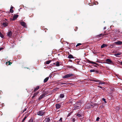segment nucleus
<instances>
[{
    "label": "nucleus",
    "instance_id": "1",
    "mask_svg": "<svg viewBox=\"0 0 122 122\" xmlns=\"http://www.w3.org/2000/svg\"><path fill=\"white\" fill-rule=\"evenodd\" d=\"M74 75V74L72 73L67 74L63 76V78L68 79L70 77L73 76Z\"/></svg>",
    "mask_w": 122,
    "mask_h": 122
},
{
    "label": "nucleus",
    "instance_id": "2",
    "mask_svg": "<svg viewBox=\"0 0 122 122\" xmlns=\"http://www.w3.org/2000/svg\"><path fill=\"white\" fill-rule=\"evenodd\" d=\"M45 113V112H44V111L41 110L39 111L37 113V114L39 116H42Z\"/></svg>",
    "mask_w": 122,
    "mask_h": 122
},
{
    "label": "nucleus",
    "instance_id": "3",
    "mask_svg": "<svg viewBox=\"0 0 122 122\" xmlns=\"http://www.w3.org/2000/svg\"><path fill=\"white\" fill-rule=\"evenodd\" d=\"M106 61L107 63L108 64H113V62L109 59H107L106 60Z\"/></svg>",
    "mask_w": 122,
    "mask_h": 122
},
{
    "label": "nucleus",
    "instance_id": "4",
    "mask_svg": "<svg viewBox=\"0 0 122 122\" xmlns=\"http://www.w3.org/2000/svg\"><path fill=\"white\" fill-rule=\"evenodd\" d=\"M20 24L22 26L25 28L27 27V25H26V23L22 21L20 22Z\"/></svg>",
    "mask_w": 122,
    "mask_h": 122
},
{
    "label": "nucleus",
    "instance_id": "5",
    "mask_svg": "<svg viewBox=\"0 0 122 122\" xmlns=\"http://www.w3.org/2000/svg\"><path fill=\"white\" fill-rule=\"evenodd\" d=\"M2 25L3 27H6L8 26V23L6 22H3L2 24Z\"/></svg>",
    "mask_w": 122,
    "mask_h": 122
},
{
    "label": "nucleus",
    "instance_id": "6",
    "mask_svg": "<svg viewBox=\"0 0 122 122\" xmlns=\"http://www.w3.org/2000/svg\"><path fill=\"white\" fill-rule=\"evenodd\" d=\"M18 15H15L13 17L12 20H15L18 17Z\"/></svg>",
    "mask_w": 122,
    "mask_h": 122
},
{
    "label": "nucleus",
    "instance_id": "7",
    "mask_svg": "<svg viewBox=\"0 0 122 122\" xmlns=\"http://www.w3.org/2000/svg\"><path fill=\"white\" fill-rule=\"evenodd\" d=\"M12 35V32L11 31H10L7 34V36L9 37H11Z\"/></svg>",
    "mask_w": 122,
    "mask_h": 122
},
{
    "label": "nucleus",
    "instance_id": "8",
    "mask_svg": "<svg viewBox=\"0 0 122 122\" xmlns=\"http://www.w3.org/2000/svg\"><path fill=\"white\" fill-rule=\"evenodd\" d=\"M116 45H121V41H119L117 42H116L114 43Z\"/></svg>",
    "mask_w": 122,
    "mask_h": 122
},
{
    "label": "nucleus",
    "instance_id": "9",
    "mask_svg": "<svg viewBox=\"0 0 122 122\" xmlns=\"http://www.w3.org/2000/svg\"><path fill=\"white\" fill-rule=\"evenodd\" d=\"M61 106V105L59 104H57L56 105V109H59Z\"/></svg>",
    "mask_w": 122,
    "mask_h": 122
},
{
    "label": "nucleus",
    "instance_id": "10",
    "mask_svg": "<svg viewBox=\"0 0 122 122\" xmlns=\"http://www.w3.org/2000/svg\"><path fill=\"white\" fill-rule=\"evenodd\" d=\"M40 86H37L36 88H35L34 90V92H35L36 91H37V90H38V89H39V88Z\"/></svg>",
    "mask_w": 122,
    "mask_h": 122
},
{
    "label": "nucleus",
    "instance_id": "11",
    "mask_svg": "<svg viewBox=\"0 0 122 122\" xmlns=\"http://www.w3.org/2000/svg\"><path fill=\"white\" fill-rule=\"evenodd\" d=\"M39 93L38 92L35 93L33 94V96L32 97V98H33L35 96L37 95Z\"/></svg>",
    "mask_w": 122,
    "mask_h": 122
},
{
    "label": "nucleus",
    "instance_id": "12",
    "mask_svg": "<svg viewBox=\"0 0 122 122\" xmlns=\"http://www.w3.org/2000/svg\"><path fill=\"white\" fill-rule=\"evenodd\" d=\"M94 106L93 105L89 104V106L87 107V108H89L91 107L93 108Z\"/></svg>",
    "mask_w": 122,
    "mask_h": 122
},
{
    "label": "nucleus",
    "instance_id": "13",
    "mask_svg": "<svg viewBox=\"0 0 122 122\" xmlns=\"http://www.w3.org/2000/svg\"><path fill=\"white\" fill-rule=\"evenodd\" d=\"M50 120V119L49 118H46L45 119V121L46 122H49Z\"/></svg>",
    "mask_w": 122,
    "mask_h": 122
},
{
    "label": "nucleus",
    "instance_id": "14",
    "mask_svg": "<svg viewBox=\"0 0 122 122\" xmlns=\"http://www.w3.org/2000/svg\"><path fill=\"white\" fill-rule=\"evenodd\" d=\"M49 78V77H46V78L44 80V83H46V82H47V81L48 80Z\"/></svg>",
    "mask_w": 122,
    "mask_h": 122
},
{
    "label": "nucleus",
    "instance_id": "15",
    "mask_svg": "<svg viewBox=\"0 0 122 122\" xmlns=\"http://www.w3.org/2000/svg\"><path fill=\"white\" fill-rule=\"evenodd\" d=\"M102 36H102V33L101 34H100L99 35H97L96 36V37H97L98 38L100 37H102Z\"/></svg>",
    "mask_w": 122,
    "mask_h": 122
},
{
    "label": "nucleus",
    "instance_id": "16",
    "mask_svg": "<svg viewBox=\"0 0 122 122\" xmlns=\"http://www.w3.org/2000/svg\"><path fill=\"white\" fill-rule=\"evenodd\" d=\"M107 46V45L106 44H102L101 46V48H102L105 47H106Z\"/></svg>",
    "mask_w": 122,
    "mask_h": 122
},
{
    "label": "nucleus",
    "instance_id": "17",
    "mask_svg": "<svg viewBox=\"0 0 122 122\" xmlns=\"http://www.w3.org/2000/svg\"><path fill=\"white\" fill-rule=\"evenodd\" d=\"M68 58L69 59L73 58L74 57L71 54L69 55L68 57Z\"/></svg>",
    "mask_w": 122,
    "mask_h": 122
},
{
    "label": "nucleus",
    "instance_id": "18",
    "mask_svg": "<svg viewBox=\"0 0 122 122\" xmlns=\"http://www.w3.org/2000/svg\"><path fill=\"white\" fill-rule=\"evenodd\" d=\"M48 92H45L44 93H43L42 95V96H43V97H44V96L46 95H47L48 94Z\"/></svg>",
    "mask_w": 122,
    "mask_h": 122
},
{
    "label": "nucleus",
    "instance_id": "19",
    "mask_svg": "<svg viewBox=\"0 0 122 122\" xmlns=\"http://www.w3.org/2000/svg\"><path fill=\"white\" fill-rule=\"evenodd\" d=\"M121 54V53H116V54H114V55L115 56H116L117 57V56L120 55Z\"/></svg>",
    "mask_w": 122,
    "mask_h": 122
},
{
    "label": "nucleus",
    "instance_id": "20",
    "mask_svg": "<svg viewBox=\"0 0 122 122\" xmlns=\"http://www.w3.org/2000/svg\"><path fill=\"white\" fill-rule=\"evenodd\" d=\"M8 63V65H11V64L12 63V62H10V61H9L7 62H6V64H7Z\"/></svg>",
    "mask_w": 122,
    "mask_h": 122
},
{
    "label": "nucleus",
    "instance_id": "21",
    "mask_svg": "<svg viewBox=\"0 0 122 122\" xmlns=\"http://www.w3.org/2000/svg\"><path fill=\"white\" fill-rule=\"evenodd\" d=\"M64 97V95L63 94H61L60 95V97L61 98H63Z\"/></svg>",
    "mask_w": 122,
    "mask_h": 122
},
{
    "label": "nucleus",
    "instance_id": "22",
    "mask_svg": "<svg viewBox=\"0 0 122 122\" xmlns=\"http://www.w3.org/2000/svg\"><path fill=\"white\" fill-rule=\"evenodd\" d=\"M56 66H60L59 62V61H57L56 62Z\"/></svg>",
    "mask_w": 122,
    "mask_h": 122
},
{
    "label": "nucleus",
    "instance_id": "23",
    "mask_svg": "<svg viewBox=\"0 0 122 122\" xmlns=\"http://www.w3.org/2000/svg\"><path fill=\"white\" fill-rule=\"evenodd\" d=\"M92 81H95V82H99L100 81H99V80H97V79H95V80L93 79V80H92Z\"/></svg>",
    "mask_w": 122,
    "mask_h": 122
},
{
    "label": "nucleus",
    "instance_id": "24",
    "mask_svg": "<svg viewBox=\"0 0 122 122\" xmlns=\"http://www.w3.org/2000/svg\"><path fill=\"white\" fill-rule=\"evenodd\" d=\"M44 97L42 96V95H41L38 98L39 100H40L42 98Z\"/></svg>",
    "mask_w": 122,
    "mask_h": 122
},
{
    "label": "nucleus",
    "instance_id": "25",
    "mask_svg": "<svg viewBox=\"0 0 122 122\" xmlns=\"http://www.w3.org/2000/svg\"><path fill=\"white\" fill-rule=\"evenodd\" d=\"M51 60H49L47 61L46 62V64H49L51 62Z\"/></svg>",
    "mask_w": 122,
    "mask_h": 122
},
{
    "label": "nucleus",
    "instance_id": "26",
    "mask_svg": "<svg viewBox=\"0 0 122 122\" xmlns=\"http://www.w3.org/2000/svg\"><path fill=\"white\" fill-rule=\"evenodd\" d=\"M0 36L2 38H3L4 37V36L2 33L0 32Z\"/></svg>",
    "mask_w": 122,
    "mask_h": 122
},
{
    "label": "nucleus",
    "instance_id": "27",
    "mask_svg": "<svg viewBox=\"0 0 122 122\" xmlns=\"http://www.w3.org/2000/svg\"><path fill=\"white\" fill-rule=\"evenodd\" d=\"M95 70L92 69V70H90V72H95Z\"/></svg>",
    "mask_w": 122,
    "mask_h": 122
},
{
    "label": "nucleus",
    "instance_id": "28",
    "mask_svg": "<svg viewBox=\"0 0 122 122\" xmlns=\"http://www.w3.org/2000/svg\"><path fill=\"white\" fill-rule=\"evenodd\" d=\"M60 83L61 84H65L66 85H67V83H65V82H63V83H62L61 82H60Z\"/></svg>",
    "mask_w": 122,
    "mask_h": 122
},
{
    "label": "nucleus",
    "instance_id": "29",
    "mask_svg": "<svg viewBox=\"0 0 122 122\" xmlns=\"http://www.w3.org/2000/svg\"><path fill=\"white\" fill-rule=\"evenodd\" d=\"M95 72L96 73H98L99 74L101 73L100 71H99L98 70H95Z\"/></svg>",
    "mask_w": 122,
    "mask_h": 122
},
{
    "label": "nucleus",
    "instance_id": "30",
    "mask_svg": "<svg viewBox=\"0 0 122 122\" xmlns=\"http://www.w3.org/2000/svg\"><path fill=\"white\" fill-rule=\"evenodd\" d=\"M33 122V120L31 118L29 120V121L28 122Z\"/></svg>",
    "mask_w": 122,
    "mask_h": 122
},
{
    "label": "nucleus",
    "instance_id": "31",
    "mask_svg": "<svg viewBox=\"0 0 122 122\" xmlns=\"http://www.w3.org/2000/svg\"><path fill=\"white\" fill-rule=\"evenodd\" d=\"M27 117L25 116L24 118L22 120V122H24V121L25 120V119Z\"/></svg>",
    "mask_w": 122,
    "mask_h": 122
},
{
    "label": "nucleus",
    "instance_id": "32",
    "mask_svg": "<svg viewBox=\"0 0 122 122\" xmlns=\"http://www.w3.org/2000/svg\"><path fill=\"white\" fill-rule=\"evenodd\" d=\"M87 62H89L91 63V64L92 63V62H93V61H91L88 59L87 60Z\"/></svg>",
    "mask_w": 122,
    "mask_h": 122
},
{
    "label": "nucleus",
    "instance_id": "33",
    "mask_svg": "<svg viewBox=\"0 0 122 122\" xmlns=\"http://www.w3.org/2000/svg\"><path fill=\"white\" fill-rule=\"evenodd\" d=\"M81 44L79 43L77 44L76 45V47H77L78 46H80V45H81Z\"/></svg>",
    "mask_w": 122,
    "mask_h": 122
},
{
    "label": "nucleus",
    "instance_id": "34",
    "mask_svg": "<svg viewBox=\"0 0 122 122\" xmlns=\"http://www.w3.org/2000/svg\"><path fill=\"white\" fill-rule=\"evenodd\" d=\"M76 115L79 117L81 116V115L80 114H77Z\"/></svg>",
    "mask_w": 122,
    "mask_h": 122
},
{
    "label": "nucleus",
    "instance_id": "35",
    "mask_svg": "<svg viewBox=\"0 0 122 122\" xmlns=\"http://www.w3.org/2000/svg\"><path fill=\"white\" fill-rule=\"evenodd\" d=\"M102 100L103 101H104L105 103H106V99L104 98H103L102 99Z\"/></svg>",
    "mask_w": 122,
    "mask_h": 122
},
{
    "label": "nucleus",
    "instance_id": "36",
    "mask_svg": "<svg viewBox=\"0 0 122 122\" xmlns=\"http://www.w3.org/2000/svg\"><path fill=\"white\" fill-rule=\"evenodd\" d=\"M100 119V118L99 117H97V119H96V121H99V120Z\"/></svg>",
    "mask_w": 122,
    "mask_h": 122
},
{
    "label": "nucleus",
    "instance_id": "37",
    "mask_svg": "<svg viewBox=\"0 0 122 122\" xmlns=\"http://www.w3.org/2000/svg\"><path fill=\"white\" fill-rule=\"evenodd\" d=\"M78 29V27H76L74 30L75 31H76Z\"/></svg>",
    "mask_w": 122,
    "mask_h": 122
},
{
    "label": "nucleus",
    "instance_id": "38",
    "mask_svg": "<svg viewBox=\"0 0 122 122\" xmlns=\"http://www.w3.org/2000/svg\"><path fill=\"white\" fill-rule=\"evenodd\" d=\"M92 64H94L96 65H98V64L97 63H96L95 62L93 61L92 62Z\"/></svg>",
    "mask_w": 122,
    "mask_h": 122
},
{
    "label": "nucleus",
    "instance_id": "39",
    "mask_svg": "<svg viewBox=\"0 0 122 122\" xmlns=\"http://www.w3.org/2000/svg\"><path fill=\"white\" fill-rule=\"evenodd\" d=\"M10 12L12 13L14 11L12 9H10Z\"/></svg>",
    "mask_w": 122,
    "mask_h": 122
},
{
    "label": "nucleus",
    "instance_id": "40",
    "mask_svg": "<svg viewBox=\"0 0 122 122\" xmlns=\"http://www.w3.org/2000/svg\"><path fill=\"white\" fill-rule=\"evenodd\" d=\"M58 89H59V88H56V89H54V90L55 91H57L58 90Z\"/></svg>",
    "mask_w": 122,
    "mask_h": 122
},
{
    "label": "nucleus",
    "instance_id": "41",
    "mask_svg": "<svg viewBox=\"0 0 122 122\" xmlns=\"http://www.w3.org/2000/svg\"><path fill=\"white\" fill-rule=\"evenodd\" d=\"M115 46V45L114 44H112L110 46L112 48L113 47H114Z\"/></svg>",
    "mask_w": 122,
    "mask_h": 122
},
{
    "label": "nucleus",
    "instance_id": "42",
    "mask_svg": "<svg viewBox=\"0 0 122 122\" xmlns=\"http://www.w3.org/2000/svg\"><path fill=\"white\" fill-rule=\"evenodd\" d=\"M62 117H61L60 120H59V122H62Z\"/></svg>",
    "mask_w": 122,
    "mask_h": 122
},
{
    "label": "nucleus",
    "instance_id": "43",
    "mask_svg": "<svg viewBox=\"0 0 122 122\" xmlns=\"http://www.w3.org/2000/svg\"><path fill=\"white\" fill-rule=\"evenodd\" d=\"M77 104H78V106H77V107H80V103L79 102L78 103H77Z\"/></svg>",
    "mask_w": 122,
    "mask_h": 122
},
{
    "label": "nucleus",
    "instance_id": "44",
    "mask_svg": "<svg viewBox=\"0 0 122 122\" xmlns=\"http://www.w3.org/2000/svg\"><path fill=\"white\" fill-rule=\"evenodd\" d=\"M98 2L96 1L95 2V4L96 5H97L98 4Z\"/></svg>",
    "mask_w": 122,
    "mask_h": 122
},
{
    "label": "nucleus",
    "instance_id": "45",
    "mask_svg": "<svg viewBox=\"0 0 122 122\" xmlns=\"http://www.w3.org/2000/svg\"><path fill=\"white\" fill-rule=\"evenodd\" d=\"M76 120V119L75 118H73L72 119V121L73 122H74Z\"/></svg>",
    "mask_w": 122,
    "mask_h": 122
},
{
    "label": "nucleus",
    "instance_id": "46",
    "mask_svg": "<svg viewBox=\"0 0 122 122\" xmlns=\"http://www.w3.org/2000/svg\"><path fill=\"white\" fill-rule=\"evenodd\" d=\"M71 68L72 69H73L75 68V67H73V66H71Z\"/></svg>",
    "mask_w": 122,
    "mask_h": 122
},
{
    "label": "nucleus",
    "instance_id": "47",
    "mask_svg": "<svg viewBox=\"0 0 122 122\" xmlns=\"http://www.w3.org/2000/svg\"><path fill=\"white\" fill-rule=\"evenodd\" d=\"M104 84V82H103V83L100 82L99 83V84L100 85V84Z\"/></svg>",
    "mask_w": 122,
    "mask_h": 122
},
{
    "label": "nucleus",
    "instance_id": "48",
    "mask_svg": "<svg viewBox=\"0 0 122 122\" xmlns=\"http://www.w3.org/2000/svg\"><path fill=\"white\" fill-rule=\"evenodd\" d=\"M98 86L100 88H102H102H103V87H102L101 86Z\"/></svg>",
    "mask_w": 122,
    "mask_h": 122
},
{
    "label": "nucleus",
    "instance_id": "49",
    "mask_svg": "<svg viewBox=\"0 0 122 122\" xmlns=\"http://www.w3.org/2000/svg\"><path fill=\"white\" fill-rule=\"evenodd\" d=\"M116 109L118 110H119V107H116Z\"/></svg>",
    "mask_w": 122,
    "mask_h": 122
},
{
    "label": "nucleus",
    "instance_id": "50",
    "mask_svg": "<svg viewBox=\"0 0 122 122\" xmlns=\"http://www.w3.org/2000/svg\"><path fill=\"white\" fill-rule=\"evenodd\" d=\"M34 101V100H31L30 102H33Z\"/></svg>",
    "mask_w": 122,
    "mask_h": 122
},
{
    "label": "nucleus",
    "instance_id": "51",
    "mask_svg": "<svg viewBox=\"0 0 122 122\" xmlns=\"http://www.w3.org/2000/svg\"><path fill=\"white\" fill-rule=\"evenodd\" d=\"M102 36H104L106 35H107V34H102Z\"/></svg>",
    "mask_w": 122,
    "mask_h": 122
},
{
    "label": "nucleus",
    "instance_id": "52",
    "mask_svg": "<svg viewBox=\"0 0 122 122\" xmlns=\"http://www.w3.org/2000/svg\"><path fill=\"white\" fill-rule=\"evenodd\" d=\"M4 48L3 47L0 48V51L3 49Z\"/></svg>",
    "mask_w": 122,
    "mask_h": 122
},
{
    "label": "nucleus",
    "instance_id": "53",
    "mask_svg": "<svg viewBox=\"0 0 122 122\" xmlns=\"http://www.w3.org/2000/svg\"><path fill=\"white\" fill-rule=\"evenodd\" d=\"M67 67L68 68H71V66L69 65L67 66Z\"/></svg>",
    "mask_w": 122,
    "mask_h": 122
},
{
    "label": "nucleus",
    "instance_id": "54",
    "mask_svg": "<svg viewBox=\"0 0 122 122\" xmlns=\"http://www.w3.org/2000/svg\"><path fill=\"white\" fill-rule=\"evenodd\" d=\"M44 30H45V32H46V31L47 30V29L46 28H45L44 29Z\"/></svg>",
    "mask_w": 122,
    "mask_h": 122
},
{
    "label": "nucleus",
    "instance_id": "55",
    "mask_svg": "<svg viewBox=\"0 0 122 122\" xmlns=\"http://www.w3.org/2000/svg\"><path fill=\"white\" fill-rule=\"evenodd\" d=\"M26 110V108H25V109H24V110L23 111L24 112Z\"/></svg>",
    "mask_w": 122,
    "mask_h": 122
},
{
    "label": "nucleus",
    "instance_id": "56",
    "mask_svg": "<svg viewBox=\"0 0 122 122\" xmlns=\"http://www.w3.org/2000/svg\"><path fill=\"white\" fill-rule=\"evenodd\" d=\"M23 112H24V111H21V112H20V113H21V114H22V113H23Z\"/></svg>",
    "mask_w": 122,
    "mask_h": 122
},
{
    "label": "nucleus",
    "instance_id": "57",
    "mask_svg": "<svg viewBox=\"0 0 122 122\" xmlns=\"http://www.w3.org/2000/svg\"><path fill=\"white\" fill-rule=\"evenodd\" d=\"M13 8V6H11L10 8V9H12Z\"/></svg>",
    "mask_w": 122,
    "mask_h": 122
},
{
    "label": "nucleus",
    "instance_id": "58",
    "mask_svg": "<svg viewBox=\"0 0 122 122\" xmlns=\"http://www.w3.org/2000/svg\"><path fill=\"white\" fill-rule=\"evenodd\" d=\"M92 66H94L95 67H97V66H96V65H92Z\"/></svg>",
    "mask_w": 122,
    "mask_h": 122
},
{
    "label": "nucleus",
    "instance_id": "59",
    "mask_svg": "<svg viewBox=\"0 0 122 122\" xmlns=\"http://www.w3.org/2000/svg\"><path fill=\"white\" fill-rule=\"evenodd\" d=\"M69 61H70V62H72V60H69Z\"/></svg>",
    "mask_w": 122,
    "mask_h": 122
},
{
    "label": "nucleus",
    "instance_id": "60",
    "mask_svg": "<svg viewBox=\"0 0 122 122\" xmlns=\"http://www.w3.org/2000/svg\"><path fill=\"white\" fill-rule=\"evenodd\" d=\"M106 29V27H104V28H103V29L104 30H105V29Z\"/></svg>",
    "mask_w": 122,
    "mask_h": 122
},
{
    "label": "nucleus",
    "instance_id": "61",
    "mask_svg": "<svg viewBox=\"0 0 122 122\" xmlns=\"http://www.w3.org/2000/svg\"><path fill=\"white\" fill-rule=\"evenodd\" d=\"M33 122H38V121H34Z\"/></svg>",
    "mask_w": 122,
    "mask_h": 122
},
{
    "label": "nucleus",
    "instance_id": "62",
    "mask_svg": "<svg viewBox=\"0 0 122 122\" xmlns=\"http://www.w3.org/2000/svg\"><path fill=\"white\" fill-rule=\"evenodd\" d=\"M121 64L122 65V61H121Z\"/></svg>",
    "mask_w": 122,
    "mask_h": 122
},
{
    "label": "nucleus",
    "instance_id": "63",
    "mask_svg": "<svg viewBox=\"0 0 122 122\" xmlns=\"http://www.w3.org/2000/svg\"><path fill=\"white\" fill-rule=\"evenodd\" d=\"M56 64V63H53V64Z\"/></svg>",
    "mask_w": 122,
    "mask_h": 122
},
{
    "label": "nucleus",
    "instance_id": "64",
    "mask_svg": "<svg viewBox=\"0 0 122 122\" xmlns=\"http://www.w3.org/2000/svg\"><path fill=\"white\" fill-rule=\"evenodd\" d=\"M122 44V41H121V44Z\"/></svg>",
    "mask_w": 122,
    "mask_h": 122
}]
</instances>
